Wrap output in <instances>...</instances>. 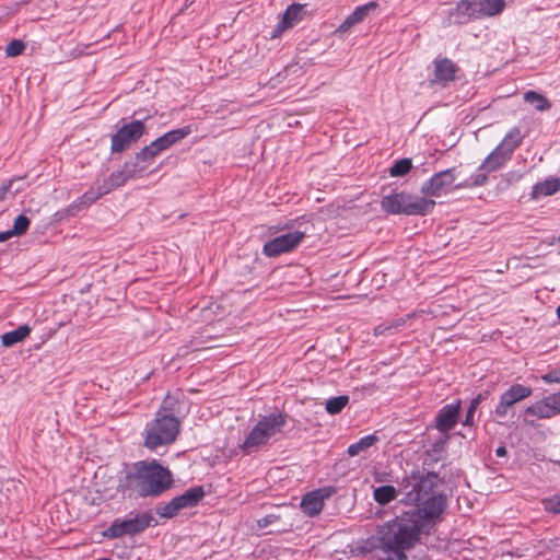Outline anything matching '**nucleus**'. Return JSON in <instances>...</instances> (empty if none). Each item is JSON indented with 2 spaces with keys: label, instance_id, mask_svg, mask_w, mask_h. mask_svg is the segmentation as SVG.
Wrapping results in <instances>:
<instances>
[{
  "label": "nucleus",
  "instance_id": "32",
  "mask_svg": "<svg viewBox=\"0 0 560 560\" xmlns=\"http://www.w3.org/2000/svg\"><path fill=\"white\" fill-rule=\"evenodd\" d=\"M349 396L340 395L337 397L329 398L326 401V411L330 415H338L348 405Z\"/></svg>",
  "mask_w": 560,
  "mask_h": 560
},
{
  "label": "nucleus",
  "instance_id": "16",
  "mask_svg": "<svg viewBox=\"0 0 560 560\" xmlns=\"http://www.w3.org/2000/svg\"><path fill=\"white\" fill-rule=\"evenodd\" d=\"M458 67L448 58H436L434 60V78L432 83H440L443 88L456 79Z\"/></svg>",
  "mask_w": 560,
  "mask_h": 560
},
{
  "label": "nucleus",
  "instance_id": "25",
  "mask_svg": "<svg viewBox=\"0 0 560 560\" xmlns=\"http://www.w3.org/2000/svg\"><path fill=\"white\" fill-rule=\"evenodd\" d=\"M30 326L22 325L12 331L5 332L1 338L2 345L4 347H12L15 343L24 340L30 335Z\"/></svg>",
  "mask_w": 560,
  "mask_h": 560
},
{
  "label": "nucleus",
  "instance_id": "1",
  "mask_svg": "<svg viewBox=\"0 0 560 560\" xmlns=\"http://www.w3.org/2000/svg\"><path fill=\"white\" fill-rule=\"evenodd\" d=\"M441 482L439 474L418 469L402 478L400 502L416 508L377 527L371 546L387 553L383 560H408L406 551L419 542L424 526L441 520L447 508Z\"/></svg>",
  "mask_w": 560,
  "mask_h": 560
},
{
  "label": "nucleus",
  "instance_id": "26",
  "mask_svg": "<svg viewBox=\"0 0 560 560\" xmlns=\"http://www.w3.org/2000/svg\"><path fill=\"white\" fill-rule=\"evenodd\" d=\"M378 436L375 434L363 436L358 442L350 444L348 446L347 453L351 457L357 456L360 453L366 451L369 447L373 446L378 442Z\"/></svg>",
  "mask_w": 560,
  "mask_h": 560
},
{
  "label": "nucleus",
  "instance_id": "11",
  "mask_svg": "<svg viewBox=\"0 0 560 560\" xmlns=\"http://www.w3.org/2000/svg\"><path fill=\"white\" fill-rule=\"evenodd\" d=\"M533 389L522 384H513L509 389L501 394L499 404L494 412L499 418H505L509 410L518 401L532 396Z\"/></svg>",
  "mask_w": 560,
  "mask_h": 560
},
{
  "label": "nucleus",
  "instance_id": "12",
  "mask_svg": "<svg viewBox=\"0 0 560 560\" xmlns=\"http://www.w3.org/2000/svg\"><path fill=\"white\" fill-rule=\"evenodd\" d=\"M456 168H447L434 174L421 186V192L425 196L440 197L448 187L454 185Z\"/></svg>",
  "mask_w": 560,
  "mask_h": 560
},
{
  "label": "nucleus",
  "instance_id": "21",
  "mask_svg": "<svg viewBox=\"0 0 560 560\" xmlns=\"http://www.w3.org/2000/svg\"><path fill=\"white\" fill-rule=\"evenodd\" d=\"M524 139V135L521 131L520 127H513L504 137L502 142L499 144L502 150H504L510 156L513 151L520 147Z\"/></svg>",
  "mask_w": 560,
  "mask_h": 560
},
{
  "label": "nucleus",
  "instance_id": "53",
  "mask_svg": "<svg viewBox=\"0 0 560 560\" xmlns=\"http://www.w3.org/2000/svg\"><path fill=\"white\" fill-rule=\"evenodd\" d=\"M556 241L560 244V235L556 238Z\"/></svg>",
  "mask_w": 560,
  "mask_h": 560
},
{
  "label": "nucleus",
  "instance_id": "23",
  "mask_svg": "<svg viewBox=\"0 0 560 560\" xmlns=\"http://www.w3.org/2000/svg\"><path fill=\"white\" fill-rule=\"evenodd\" d=\"M560 189V180L558 178H547L544 182L537 183L533 187L532 197L538 198L541 196H551Z\"/></svg>",
  "mask_w": 560,
  "mask_h": 560
},
{
  "label": "nucleus",
  "instance_id": "4",
  "mask_svg": "<svg viewBox=\"0 0 560 560\" xmlns=\"http://www.w3.org/2000/svg\"><path fill=\"white\" fill-rule=\"evenodd\" d=\"M504 8V0H460L450 13V19L460 25L472 20L498 15Z\"/></svg>",
  "mask_w": 560,
  "mask_h": 560
},
{
  "label": "nucleus",
  "instance_id": "15",
  "mask_svg": "<svg viewBox=\"0 0 560 560\" xmlns=\"http://www.w3.org/2000/svg\"><path fill=\"white\" fill-rule=\"evenodd\" d=\"M460 400L443 406L435 416V428L441 433H448L458 422Z\"/></svg>",
  "mask_w": 560,
  "mask_h": 560
},
{
  "label": "nucleus",
  "instance_id": "47",
  "mask_svg": "<svg viewBox=\"0 0 560 560\" xmlns=\"http://www.w3.org/2000/svg\"><path fill=\"white\" fill-rule=\"evenodd\" d=\"M374 335H375V336L389 335V330H388V325H387V323H382V324L377 325V326L374 328Z\"/></svg>",
  "mask_w": 560,
  "mask_h": 560
},
{
  "label": "nucleus",
  "instance_id": "52",
  "mask_svg": "<svg viewBox=\"0 0 560 560\" xmlns=\"http://www.w3.org/2000/svg\"><path fill=\"white\" fill-rule=\"evenodd\" d=\"M557 316L560 319V305L557 307Z\"/></svg>",
  "mask_w": 560,
  "mask_h": 560
},
{
  "label": "nucleus",
  "instance_id": "51",
  "mask_svg": "<svg viewBox=\"0 0 560 560\" xmlns=\"http://www.w3.org/2000/svg\"><path fill=\"white\" fill-rule=\"evenodd\" d=\"M508 454V451H506V447L504 445H500L497 450H495V455L498 457H504L506 456Z\"/></svg>",
  "mask_w": 560,
  "mask_h": 560
},
{
  "label": "nucleus",
  "instance_id": "34",
  "mask_svg": "<svg viewBox=\"0 0 560 560\" xmlns=\"http://www.w3.org/2000/svg\"><path fill=\"white\" fill-rule=\"evenodd\" d=\"M26 45L21 39H12L5 47L8 57H16L24 52Z\"/></svg>",
  "mask_w": 560,
  "mask_h": 560
},
{
  "label": "nucleus",
  "instance_id": "48",
  "mask_svg": "<svg viewBox=\"0 0 560 560\" xmlns=\"http://www.w3.org/2000/svg\"><path fill=\"white\" fill-rule=\"evenodd\" d=\"M12 186V180L7 182L0 186V201L4 199L5 195Z\"/></svg>",
  "mask_w": 560,
  "mask_h": 560
},
{
  "label": "nucleus",
  "instance_id": "38",
  "mask_svg": "<svg viewBox=\"0 0 560 560\" xmlns=\"http://www.w3.org/2000/svg\"><path fill=\"white\" fill-rule=\"evenodd\" d=\"M541 380L548 384L560 383V366L551 369L546 374L541 375Z\"/></svg>",
  "mask_w": 560,
  "mask_h": 560
},
{
  "label": "nucleus",
  "instance_id": "2",
  "mask_svg": "<svg viewBox=\"0 0 560 560\" xmlns=\"http://www.w3.org/2000/svg\"><path fill=\"white\" fill-rule=\"evenodd\" d=\"M173 485L171 471L158 460H141L132 465L120 487L131 490L141 498L158 497Z\"/></svg>",
  "mask_w": 560,
  "mask_h": 560
},
{
  "label": "nucleus",
  "instance_id": "3",
  "mask_svg": "<svg viewBox=\"0 0 560 560\" xmlns=\"http://www.w3.org/2000/svg\"><path fill=\"white\" fill-rule=\"evenodd\" d=\"M435 201L406 191L383 196L381 207L388 214L425 215L432 212Z\"/></svg>",
  "mask_w": 560,
  "mask_h": 560
},
{
  "label": "nucleus",
  "instance_id": "43",
  "mask_svg": "<svg viewBox=\"0 0 560 560\" xmlns=\"http://www.w3.org/2000/svg\"><path fill=\"white\" fill-rule=\"evenodd\" d=\"M355 24L358 23L354 22L350 15H348L346 20L337 27L336 33L345 34Z\"/></svg>",
  "mask_w": 560,
  "mask_h": 560
},
{
  "label": "nucleus",
  "instance_id": "19",
  "mask_svg": "<svg viewBox=\"0 0 560 560\" xmlns=\"http://www.w3.org/2000/svg\"><path fill=\"white\" fill-rule=\"evenodd\" d=\"M511 156L499 145L485 159L479 171L491 173L501 168Z\"/></svg>",
  "mask_w": 560,
  "mask_h": 560
},
{
  "label": "nucleus",
  "instance_id": "36",
  "mask_svg": "<svg viewBox=\"0 0 560 560\" xmlns=\"http://www.w3.org/2000/svg\"><path fill=\"white\" fill-rule=\"evenodd\" d=\"M444 435L439 438L431 446V450L428 451V454L432 453L434 455H436V457L434 458L435 460L439 459V456L445 451V445L448 441V434L447 433H443Z\"/></svg>",
  "mask_w": 560,
  "mask_h": 560
},
{
  "label": "nucleus",
  "instance_id": "8",
  "mask_svg": "<svg viewBox=\"0 0 560 560\" xmlns=\"http://www.w3.org/2000/svg\"><path fill=\"white\" fill-rule=\"evenodd\" d=\"M145 133V125L141 120H133L124 124L112 136L110 151L112 153H121L129 149Z\"/></svg>",
  "mask_w": 560,
  "mask_h": 560
},
{
  "label": "nucleus",
  "instance_id": "49",
  "mask_svg": "<svg viewBox=\"0 0 560 560\" xmlns=\"http://www.w3.org/2000/svg\"><path fill=\"white\" fill-rule=\"evenodd\" d=\"M14 235H16V234L13 233L12 229L8 230V231L0 232V242H5Z\"/></svg>",
  "mask_w": 560,
  "mask_h": 560
},
{
  "label": "nucleus",
  "instance_id": "54",
  "mask_svg": "<svg viewBox=\"0 0 560 560\" xmlns=\"http://www.w3.org/2000/svg\"><path fill=\"white\" fill-rule=\"evenodd\" d=\"M187 2H188L189 4H191V3H192V0H187Z\"/></svg>",
  "mask_w": 560,
  "mask_h": 560
},
{
  "label": "nucleus",
  "instance_id": "6",
  "mask_svg": "<svg viewBox=\"0 0 560 560\" xmlns=\"http://www.w3.org/2000/svg\"><path fill=\"white\" fill-rule=\"evenodd\" d=\"M180 420L175 417L156 413L155 419L147 424L144 445L155 450L161 445L173 443L179 433Z\"/></svg>",
  "mask_w": 560,
  "mask_h": 560
},
{
  "label": "nucleus",
  "instance_id": "22",
  "mask_svg": "<svg viewBox=\"0 0 560 560\" xmlns=\"http://www.w3.org/2000/svg\"><path fill=\"white\" fill-rule=\"evenodd\" d=\"M398 493L401 494L400 486L398 489H396L393 486H381L374 489L373 491V498L375 502L380 505H386L393 500H395L398 495Z\"/></svg>",
  "mask_w": 560,
  "mask_h": 560
},
{
  "label": "nucleus",
  "instance_id": "37",
  "mask_svg": "<svg viewBox=\"0 0 560 560\" xmlns=\"http://www.w3.org/2000/svg\"><path fill=\"white\" fill-rule=\"evenodd\" d=\"M546 511L550 513H560V495H553L544 501Z\"/></svg>",
  "mask_w": 560,
  "mask_h": 560
},
{
  "label": "nucleus",
  "instance_id": "33",
  "mask_svg": "<svg viewBox=\"0 0 560 560\" xmlns=\"http://www.w3.org/2000/svg\"><path fill=\"white\" fill-rule=\"evenodd\" d=\"M106 192H103V188L101 185H98L96 188L92 187L90 190L85 191L81 197H79V200L83 206L86 208L90 207L92 203H94L97 199L105 196Z\"/></svg>",
  "mask_w": 560,
  "mask_h": 560
},
{
  "label": "nucleus",
  "instance_id": "42",
  "mask_svg": "<svg viewBox=\"0 0 560 560\" xmlns=\"http://www.w3.org/2000/svg\"><path fill=\"white\" fill-rule=\"evenodd\" d=\"M278 520H279V516H277L275 514H269V515H266V516L259 518L257 521V525H258L259 528H266L269 525H271L275 522H277Z\"/></svg>",
  "mask_w": 560,
  "mask_h": 560
},
{
  "label": "nucleus",
  "instance_id": "20",
  "mask_svg": "<svg viewBox=\"0 0 560 560\" xmlns=\"http://www.w3.org/2000/svg\"><path fill=\"white\" fill-rule=\"evenodd\" d=\"M525 412L539 419H549L558 415L548 397L528 406Z\"/></svg>",
  "mask_w": 560,
  "mask_h": 560
},
{
  "label": "nucleus",
  "instance_id": "41",
  "mask_svg": "<svg viewBox=\"0 0 560 560\" xmlns=\"http://www.w3.org/2000/svg\"><path fill=\"white\" fill-rule=\"evenodd\" d=\"M477 409H478V407L475 406V404H471V402L469 404V407L466 412V417L463 421L464 427H471L474 424V417H475V412Z\"/></svg>",
  "mask_w": 560,
  "mask_h": 560
},
{
  "label": "nucleus",
  "instance_id": "50",
  "mask_svg": "<svg viewBox=\"0 0 560 560\" xmlns=\"http://www.w3.org/2000/svg\"><path fill=\"white\" fill-rule=\"evenodd\" d=\"M472 187V184H471V180L470 179H465L464 182L462 183H458L454 186L455 189H460V188H471Z\"/></svg>",
  "mask_w": 560,
  "mask_h": 560
},
{
  "label": "nucleus",
  "instance_id": "46",
  "mask_svg": "<svg viewBox=\"0 0 560 560\" xmlns=\"http://www.w3.org/2000/svg\"><path fill=\"white\" fill-rule=\"evenodd\" d=\"M489 396V392L488 390H483L481 393H479L476 397H474L470 402L471 404H475V406L479 407V405L486 400Z\"/></svg>",
  "mask_w": 560,
  "mask_h": 560
},
{
  "label": "nucleus",
  "instance_id": "44",
  "mask_svg": "<svg viewBox=\"0 0 560 560\" xmlns=\"http://www.w3.org/2000/svg\"><path fill=\"white\" fill-rule=\"evenodd\" d=\"M472 187L483 186L488 182L487 173H478L474 175L471 178Z\"/></svg>",
  "mask_w": 560,
  "mask_h": 560
},
{
  "label": "nucleus",
  "instance_id": "10",
  "mask_svg": "<svg viewBox=\"0 0 560 560\" xmlns=\"http://www.w3.org/2000/svg\"><path fill=\"white\" fill-rule=\"evenodd\" d=\"M304 237L305 233L300 231L273 237L264 244L262 253L267 257H277L283 253H289L295 249Z\"/></svg>",
  "mask_w": 560,
  "mask_h": 560
},
{
  "label": "nucleus",
  "instance_id": "31",
  "mask_svg": "<svg viewBox=\"0 0 560 560\" xmlns=\"http://www.w3.org/2000/svg\"><path fill=\"white\" fill-rule=\"evenodd\" d=\"M377 8L378 3L376 1H371L363 5L357 7L350 16L352 20H354V22L361 23L369 16L371 12L375 11Z\"/></svg>",
  "mask_w": 560,
  "mask_h": 560
},
{
  "label": "nucleus",
  "instance_id": "24",
  "mask_svg": "<svg viewBox=\"0 0 560 560\" xmlns=\"http://www.w3.org/2000/svg\"><path fill=\"white\" fill-rule=\"evenodd\" d=\"M153 520L154 518L150 513L137 514L133 517L127 518L126 521L128 522L129 533L135 535L143 532L151 525Z\"/></svg>",
  "mask_w": 560,
  "mask_h": 560
},
{
  "label": "nucleus",
  "instance_id": "29",
  "mask_svg": "<svg viewBox=\"0 0 560 560\" xmlns=\"http://www.w3.org/2000/svg\"><path fill=\"white\" fill-rule=\"evenodd\" d=\"M159 149L154 147V144L151 142L149 145H145L143 149H141L140 152H138L133 160H130L131 163H138V165H147L149 166V163L159 154Z\"/></svg>",
  "mask_w": 560,
  "mask_h": 560
},
{
  "label": "nucleus",
  "instance_id": "40",
  "mask_svg": "<svg viewBox=\"0 0 560 560\" xmlns=\"http://www.w3.org/2000/svg\"><path fill=\"white\" fill-rule=\"evenodd\" d=\"M406 320L407 319L405 317H399V318L388 322L387 325H388L389 335H393V334H396L397 331H399L405 326Z\"/></svg>",
  "mask_w": 560,
  "mask_h": 560
},
{
  "label": "nucleus",
  "instance_id": "14",
  "mask_svg": "<svg viewBox=\"0 0 560 560\" xmlns=\"http://www.w3.org/2000/svg\"><path fill=\"white\" fill-rule=\"evenodd\" d=\"M305 5L300 3H293L287 8L281 21L276 25L271 33V38L281 36L287 30L293 27L301 22L305 15Z\"/></svg>",
  "mask_w": 560,
  "mask_h": 560
},
{
  "label": "nucleus",
  "instance_id": "17",
  "mask_svg": "<svg viewBox=\"0 0 560 560\" xmlns=\"http://www.w3.org/2000/svg\"><path fill=\"white\" fill-rule=\"evenodd\" d=\"M330 494L329 489L323 488L306 493L301 501V508L308 516L317 515L324 506V500Z\"/></svg>",
  "mask_w": 560,
  "mask_h": 560
},
{
  "label": "nucleus",
  "instance_id": "39",
  "mask_svg": "<svg viewBox=\"0 0 560 560\" xmlns=\"http://www.w3.org/2000/svg\"><path fill=\"white\" fill-rule=\"evenodd\" d=\"M86 209L85 206H83L81 203V201L79 200V198L77 200H74L71 205H69L65 210H63V213L67 215V217H73L78 212L82 211Z\"/></svg>",
  "mask_w": 560,
  "mask_h": 560
},
{
  "label": "nucleus",
  "instance_id": "13",
  "mask_svg": "<svg viewBox=\"0 0 560 560\" xmlns=\"http://www.w3.org/2000/svg\"><path fill=\"white\" fill-rule=\"evenodd\" d=\"M188 401L182 392L167 394L156 413L180 420L188 412Z\"/></svg>",
  "mask_w": 560,
  "mask_h": 560
},
{
  "label": "nucleus",
  "instance_id": "35",
  "mask_svg": "<svg viewBox=\"0 0 560 560\" xmlns=\"http://www.w3.org/2000/svg\"><path fill=\"white\" fill-rule=\"evenodd\" d=\"M30 223V219L26 215H18L13 223V233H15L18 236L23 235L27 231Z\"/></svg>",
  "mask_w": 560,
  "mask_h": 560
},
{
  "label": "nucleus",
  "instance_id": "7",
  "mask_svg": "<svg viewBox=\"0 0 560 560\" xmlns=\"http://www.w3.org/2000/svg\"><path fill=\"white\" fill-rule=\"evenodd\" d=\"M205 497L202 487H192L186 490L183 494L173 498L168 503L156 509V513L161 517L172 518L178 514L179 511L187 508L196 506Z\"/></svg>",
  "mask_w": 560,
  "mask_h": 560
},
{
  "label": "nucleus",
  "instance_id": "45",
  "mask_svg": "<svg viewBox=\"0 0 560 560\" xmlns=\"http://www.w3.org/2000/svg\"><path fill=\"white\" fill-rule=\"evenodd\" d=\"M549 400L551 401L552 406L555 407V410L557 413H560V392L551 394L547 396Z\"/></svg>",
  "mask_w": 560,
  "mask_h": 560
},
{
  "label": "nucleus",
  "instance_id": "18",
  "mask_svg": "<svg viewBox=\"0 0 560 560\" xmlns=\"http://www.w3.org/2000/svg\"><path fill=\"white\" fill-rule=\"evenodd\" d=\"M189 133L190 129L188 127L173 129L152 141V143L156 149H159V152H162L187 137Z\"/></svg>",
  "mask_w": 560,
  "mask_h": 560
},
{
  "label": "nucleus",
  "instance_id": "30",
  "mask_svg": "<svg viewBox=\"0 0 560 560\" xmlns=\"http://www.w3.org/2000/svg\"><path fill=\"white\" fill-rule=\"evenodd\" d=\"M412 168V160L409 158H404L396 161L388 173L392 177H401L407 175Z\"/></svg>",
  "mask_w": 560,
  "mask_h": 560
},
{
  "label": "nucleus",
  "instance_id": "27",
  "mask_svg": "<svg viewBox=\"0 0 560 560\" xmlns=\"http://www.w3.org/2000/svg\"><path fill=\"white\" fill-rule=\"evenodd\" d=\"M126 535H132L129 533L128 522L126 520H115L112 525L103 532V536L109 539L119 538Z\"/></svg>",
  "mask_w": 560,
  "mask_h": 560
},
{
  "label": "nucleus",
  "instance_id": "5",
  "mask_svg": "<svg viewBox=\"0 0 560 560\" xmlns=\"http://www.w3.org/2000/svg\"><path fill=\"white\" fill-rule=\"evenodd\" d=\"M287 424V416L281 412H273L262 417L250 430L243 443L246 453L257 451L265 445L272 436L282 432Z\"/></svg>",
  "mask_w": 560,
  "mask_h": 560
},
{
  "label": "nucleus",
  "instance_id": "28",
  "mask_svg": "<svg viewBox=\"0 0 560 560\" xmlns=\"http://www.w3.org/2000/svg\"><path fill=\"white\" fill-rule=\"evenodd\" d=\"M524 101L534 106L539 112L547 110L551 107V103L547 100V97L535 91L525 92Z\"/></svg>",
  "mask_w": 560,
  "mask_h": 560
},
{
  "label": "nucleus",
  "instance_id": "9",
  "mask_svg": "<svg viewBox=\"0 0 560 560\" xmlns=\"http://www.w3.org/2000/svg\"><path fill=\"white\" fill-rule=\"evenodd\" d=\"M147 165H138V163H131L126 161L124 165L110 173L102 184L103 192L109 194L112 190L125 185L129 179L141 176L145 172Z\"/></svg>",
  "mask_w": 560,
  "mask_h": 560
}]
</instances>
